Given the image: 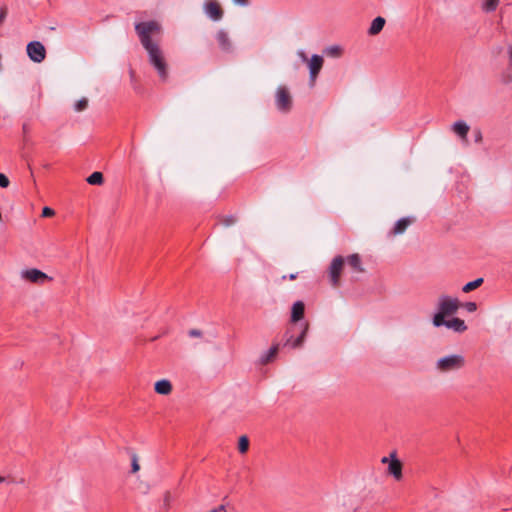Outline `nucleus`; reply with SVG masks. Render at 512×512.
<instances>
[{"mask_svg": "<svg viewBox=\"0 0 512 512\" xmlns=\"http://www.w3.org/2000/svg\"><path fill=\"white\" fill-rule=\"evenodd\" d=\"M135 30L148 53L149 63L155 68L159 78L166 81L168 79L167 63L158 43L152 40L154 35L160 34L161 26L156 21L140 22L135 25Z\"/></svg>", "mask_w": 512, "mask_h": 512, "instance_id": "nucleus-1", "label": "nucleus"}, {"mask_svg": "<svg viewBox=\"0 0 512 512\" xmlns=\"http://www.w3.org/2000/svg\"><path fill=\"white\" fill-rule=\"evenodd\" d=\"M460 303L457 298L442 295L438 302V312L433 317V325L435 327L442 326L446 316H450L457 312Z\"/></svg>", "mask_w": 512, "mask_h": 512, "instance_id": "nucleus-2", "label": "nucleus"}, {"mask_svg": "<svg viewBox=\"0 0 512 512\" xmlns=\"http://www.w3.org/2000/svg\"><path fill=\"white\" fill-rule=\"evenodd\" d=\"M436 369L442 373L457 371L465 366V358L461 354H451L441 357L436 362Z\"/></svg>", "mask_w": 512, "mask_h": 512, "instance_id": "nucleus-3", "label": "nucleus"}, {"mask_svg": "<svg viewBox=\"0 0 512 512\" xmlns=\"http://www.w3.org/2000/svg\"><path fill=\"white\" fill-rule=\"evenodd\" d=\"M345 259L343 256H336L332 259L328 270V278L330 285L334 288H338L341 284V275L344 270Z\"/></svg>", "mask_w": 512, "mask_h": 512, "instance_id": "nucleus-4", "label": "nucleus"}, {"mask_svg": "<svg viewBox=\"0 0 512 512\" xmlns=\"http://www.w3.org/2000/svg\"><path fill=\"white\" fill-rule=\"evenodd\" d=\"M276 107L281 112H288L292 107V98L288 89L284 86H279L275 95Z\"/></svg>", "mask_w": 512, "mask_h": 512, "instance_id": "nucleus-5", "label": "nucleus"}, {"mask_svg": "<svg viewBox=\"0 0 512 512\" xmlns=\"http://www.w3.org/2000/svg\"><path fill=\"white\" fill-rule=\"evenodd\" d=\"M29 59L35 63H41L46 58V49L40 41H31L26 47Z\"/></svg>", "mask_w": 512, "mask_h": 512, "instance_id": "nucleus-6", "label": "nucleus"}, {"mask_svg": "<svg viewBox=\"0 0 512 512\" xmlns=\"http://www.w3.org/2000/svg\"><path fill=\"white\" fill-rule=\"evenodd\" d=\"M203 11L212 21H220L224 12L216 0H207L203 4Z\"/></svg>", "mask_w": 512, "mask_h": 512, "instance_id": "nucleus-7", "label": "nucleus"}, {"mask_svg": "<svg viewBox=\"0 0 512 512\" xmlns=\"http://www.w3.org/2000/svg\"><path fill=\"white\" fill-rule=\"evenodd\" d=\"M20 276L23 280L37 284H41L44 283L45 281L51 280V277H49L46 273L36 268L22 270Z\"/></svg>", "mask_w": 512, "mask_h": 512, "instance_id": "nucleus-8", "label": "nucleus"}, {"mask_svg": "<svg viewBox=\"0 0 512 512\" xmlns=\"http://www.w3.org/2000/svg\"><path fill=\"white\" fill-rule=\"evenodd\" d=\"M323 58L320 55L314 54L309 60V74H310V82L313 85L320 70L323 66Z\"/></svg>", "mask_w": 512, "mask_h": 512, "instance_id": "nucleus-9", "label": "nucleus"}, {"mask_svg": "<svg viewBox=\"0 0 512 512\" xmlns=\"http://www.w3.org/2000/svg\"><path fill=\"white\" fill-rule=\"evenodd\" d=\"M415 221L413 217H404L399 219L393 229L390 231L389 235L397 236L403 234L406 229Z\"/></svg>", "mask_w": 512, "mask_h": 512, "instance_id": "nucleus-10", "label": "nucleus"}, {"mask_svg": "<svg viewBox=\"0 0 512 512\" xmlns=\"http://www.w3.org/2000/svg\"><path fill=\"white\" fill-rule=\"evenodd\" d=\"M307 330H308V325L306 324L303 327L300 335L297 338H295V339H293V335L290 334L291 332H290V330H288L286 332V334H285V336H286L285 345H290L292 348L300 347L303 344V342H304V338L306 336Z\"/></svg>", "mask_w": 512, "mask_h": 512, "instance_id": "nucleus-11", "label": "nucleus"}, {"mask_svg": "<svg viewBox=\"0 0 512 512\" xmlns=\"http://www.w3.org/2000/svg\"><path fill=\"white\" fill-rule=\"evenodd\" d=\"M216 39L219 44V47L224 52H231L232 51V43L229 38L228 33L225 30H219L216 34Z\"/></svg>", "mask_w": 512, "mask_h": 512, "instance_id": "nucleus-12", "label": "nucleus"}, {"mask_svg": "<svg viewBox=\"0 0 512 512\" xmlns=\"http://www.w3.org/2000/svg\"><path fill=\"white\" fill-rule=\"evenodd\" d=\"M390 458L388 472L393 475L395 479L399 480L402 477V464L396 458L395 454H391Z\"/></svg>", "mask_w": 512, "mask_h": 512, "instance_id": "nucleus-13", "label": "nucleus"}, {"mask_svg": "<svg viewBox=\"0 0 512 512\" xmlns=\"http://www.w3.org/2000/svg\"><path fill=\"white\" fill-rule=\"evenodd\" d=\"M442 326L452 329L458 333H462L467 330V326H466L465 322L460 318H453L450 320L444 319V323H442Z\"/></svg>", "mask_w": 512, "mask_h": 512, "instance_id": "nucleus-14", "label": "nucleus"}, {"mask_svg": "<svg viewBox=\"0 0 512 512\" xmlns=\"http://www.w3.org/2000/svg\"><path fill=\"white\" fill-rule=\"evenodd\" d=\"M305 305L302 301H296L291 309V321L296 323L304 316Z\"/></svg>", "mask_w": 512, "mask_h": 512, "instance_id": "nucleus-15", "label": "nucleus"}, {"mask_svg": "<svg viewBox=\"0 0 512 512\" xmlns=\"http://www.w3.org/2000/svg\"><path fill=\"white\" fill-rule=\"evenodd\" d=\"M348 266L356 273L364 272L361 258L358 254H351L347 257Z\"/></svg>", "mask_w": 512, "mask_h": 512, "instance_id": "nucleus-16", "label": "nucleus"}, {"mask_svg": "<svg viewBox=\"0 0 512 512\" xmlns=\"http://www.w3.org/2000/svg\"><path fill=\"white\" fill-rule=\"evenodd\" d=\"M385 23H386V20L383 17H381V16L376 17L371 22V25L368 29V34L370 36H375V35L379 34L382 31V29L384 28Z\"/></svg>", "mask_w": 512, "mask_h": 512, "instance_id": "nucleus-17", "label": "nucleus"}, {"mask_svg": "<svg viewBox=\"0 0 512 512\" xmlns=\"http://www.w3.org/2000/svg\"><path fill=\"white\" fill-rule=\"evenodd\" d=\"M469 126L466 122L462 121V120H459V121H456L453 125H452V130L454 133H456L460 138L466 140L467 139V134L469 132Z\"/></svg>", "mask_w": 512, "mask_h": 512, "instance_id": "nucleus-18", "label": "nucleus"}, {"mask_svg": "<svg viewBox=\"0 0 512 512\" xmlns=\"http://www.w3.org/2000/svg\"><path fill=\"white\" fill-rule=\"evenodd\" d=\"M154 389L160 395H169L172 392V384L169 380L162 379L155 383Z\"/></svg>", "mask_w": 512, "mask_h": 512, "instance_id": "nucleus-19", "label": "nucleus"}, {"mask_svg": "<svg viewBox=\"0 0 512 512\" xmlns=\"http://www.w3.org/2000/svg\"><path fill=\"white\" fill-rule=\"evenodd\" d=\"M278 350H279V345L276 344V345H273L268 351H266L262 356H261V363L262 364H267L269 363L270 361H272L276 354L278 353Z\"/></svg>", "mask_w": 512, "mask_h": 512, "instance_id": "nucleus-20", "label": "nucleus"}, {"mask_svg": "<svg viewBox=\"0 0 512 512\" xmlns=\"http://www.w3.org/2000/svg\"><path fill=\"white\" fill-rule=\"evenodd\" d=\"M500 0H484L482 3V10L484 12L490 13L497 9Z\"/></svg>", "mask_w": 512, "mask_h": 512, "instance_id": "nucleus-21", "label": "nucleus"}, {"mask_svg": "<svg viewBox=\"0 0 512 512\" xmlns=\"http://www.w3.org/2000/svg\"><path fill=\"white\" fill-rule=\"evenodd\" d=\"M87 182L90 185H101L104 182L103 174L101 172H93L88 178Z\"/></svg>", "mask_w": 512, "mask_h": 512, "instance_id": "nucleus-22", "label": "nucleus"}, {"mask_svg": "<svg viewBox=\"0 0 512 512\" xmlns=\"http://www.w3.org/2000/svg\"><path fill=\"white\" fill-rule=\"evenodd\" d=\"M482 283H483V278H477L474 281L466 283L463 286L462 291L465 293H469V292L475 290L476 288H478L479 286H481Z\"/></svg>", "mask_w": 512, "mask_h": 512, "instance_id": "nucleus-23", "label": "nucleus"}, {"mask_svg": "<svg viewBox=\"0 0 512 512\" xmlns=\"http://www.w3.org/2000/svg\"><path fill=\"white\" fill-rule=\"evenodd\" d=\"M249 449V439L247 436L243 435L239 438L238 442V450L241 454H244Z\"/></svg>", "mask_w": 512, "mask_h": 512, "instance_id": "nucleus-24", "label": "nucleus"}, {"mask_svg": "<svg viewBox=\"0 0 512 512\" xmlns=\"http://www.w3.org/2000/svg\"><path fill=\"white\" fill-rule=\"evenodd\" d=\"M342 49L340 46L334 45L329 46L324 50V53L331 57H339L341 55Z\"/></svg>", "mask_w": 512, "mask_h": 512, "instance_id": "nucleus-25", "label": "nucleus"}, {"mask_svg": "<svg viewBox=\"0 0 512 512\" xmlns=\"http://www.w3.org/2000/svg\"><path fill=\"white\" fill-rule=\"evenodd\" d=\"M87 107H88V99L82 98L75 103L74 110L76 112H81V111L85 110Z\"/></svg>", "mask_w": 512, "mask_h": 512, "instance_id": "nucleus-26", "label": "nucleus"}, {"mask_svg": "<svg viewBox=\"0 0 512 512\" xmlns=\"http://www.w3.org/2000/svg\"><path fill=\"white\" fill-rule=\"evenodd\" d=\"M131 468H132V472L133 473L138 472L139 469H140V466H139V463H138V457H137L136 454L132 455Z\"/></svg>", "mask_w": 512, "mask_h": 512, "instance_id": "nucleus-27", "label": "nucleus"}, {"mask_svg": "<svg viewBox=\"0 0 512 512\" xmlns=\"http://www.w3.org/2000/svg\"><path fill=\"white\" fill-rule=\"evenodd\" d=\"M10 184V181L8 179V177L3 174V173H0V187L1 188H7Z\"/></svg>", "mask_w": 512, "mask_h": 512, "instance_id": "nucleus-28", "label": "nucleus"}, {"mask_svg": "<svg viewBox=\"0 0 512 512\" xmlns=\"http://www.w3.org/2000/svg\"><path fill=\"white\" fill-rule=\"evenodd\" d=\"M188 335H189L190 337L200 338V337H202L203 333H202V331H201V330H199V329H190V330L188 331Z\"/></svg>", "mask_w": 512, "mask_h": 512, "instance_id": "nucleus-29", "label": "nucleus"}, {"mask_svg": "<svg viewBox=\"0 0 512 512\" xmlns=\"http://www.w3.org/2000/svg\"><path fill=\"white\" fill-rule=\"evenodd\" d=\"M55 214V211L50 207H44L42 210L43 217H51Z\"/></svg>", "mask_w": 512, "mask_h": 512, "instance_id": "nucleus-30", "label": "nucleus"}, {"mask_svg": "<svg viewBox=\"0 0 512 512\" xmlns=\"http://www.w3.org/2000/svg\"><path fill=\"white\" fill-rule=\"evenodd\" d=\"M465 308L468 312H474L477 309V305L475 302H467Z\"/></svg>", "mask_w": 512, "mask_h": 512, "instance_id": "nucleus-31", "label": "nucleus"}, {"mask_svg": "<svg viewBox=\"0 0 512 512\" xmlns=\"http://www.w3.org/2000/svg\"><path fill=\"white\" fill-rule=\"evenodd\" d=\"M235 221H236V219H235L233 216H228V217H226V218L224 219L223 224H224L225 226H230V225L234 224V223H235Z\"/></svg>", "mask_w": 512, "mask_h": 512, "instance_id": "nucleus-32", "label": "nucleus"}, {"mask_svg": "<svg viewBox=\"0 0 512 512\" xmlns=\"http://www.w3.org/2000/svg\"><path fill=\"white\" fill-rule=\"evenodd\" d=\"M7 16V8L4 6V7H1L0 8V24L5 20Z\"/></svg>", "mask_w": 512, "mask_h": 512, "instance_id": "nucleus-33", "label": "nucleus"}, {"mask_svg": "<svg viewBox=\"0 0 512 512\" xmlns=\"http://www.w3.org/2000/svg\"><path fill=\"white\" fill-rule=\"evenodd\" d=\"M235 4H238L240 6H246L249 3V0H233Z\"/></svg>", "mask_w": 512, "mask_h": 512, "instance_id": "nucleus-34", "label": "nucleus"}, {"mask_svg": "<svg viewBox=\"0 0 512 512\" xmlns=\"http://www.w3.org/2000/svg\"><path fill=\"white\" fill-rule=\"evenodd\" d=\"M210 512H227V510L223 505H221V506L217 507L216 509L211 510Z\"/></svg>", "mask_w": 512, "mask_h": 512, "instance_id": "nucleus-35", "label": "nucleus"}, {"mask_svg": "<svg viewBox=\"0 0 512 512\" xmlns=\"http://www.w3.org/2000/svg\"><path fill=\"white\" fill-rule=\"evenodd\" d=\"M482 140V134L480 131H477L475 134V141L480 142Z\"/></svg>", "mask_w": 512, "mask_h": 512, "instance_id": "nucleus-36", "label": "nucleus"}, {"mask_svg": "<svg viewBox=\"0 0 512 512\" xmlns=\"http://www.w3.org/2000/svg\"><path fill=\"white\" fill-rule=\"evenodd\" d=\"M508 56H509L510 65L512 66V45L508 49Z\"/></svg>", "mask_w": 512, "mask_h": 512, "instance_id": "nucleus-37", "label": "nucleus"}, {"mask_svg": "<svg viewBox=\"0 0 512 512\" xmlns=\"http://www.w3.org/2000/svg\"><path fill=\"white\" fill-rule=\"evenodd\" d=\"M299 56L301 57V59L303 61H307V56H306V54L303 51L299 52Z\"/></svg>", "mask_w": 512, "mask_h": 512, "instance_id": "nucleus-38", "label": "nucleus"}, {"mask_svg": "<svg viewBox=\"0 0 512 512\" xmlns=\"http://www.w3.org/2000/svg\"><path fill=\"white\" fill-rule=\"evenodd\" d=\"M170 498H171L170 494H169V493H166V495H165V503H166V504H168V503H169Z\"/></svg>", "mask_w": 512, "mask_h": 512, "instance_id": "nucleus-39", "label": "nucleus"}, {"mask_svg": "<svg viewBox=\"0 0 512 512\" xmlns=\"http://www.w3.org/2000/svg\"><path fill=\"white\" fill-rule=\"evenodd\" d=\"M288 278H289L290 280H294V279H296V278H297V274H290V275L288 276Z\"/></svg>", "mask_w": 512, "mask_h": 512, "instance_id": "nucleus-40", "label": "nucleus"}, {"mask_svg": "<svg viewBox=\"0 0 512 512\" xmlns=\"http://www.w3.org/2000/svg\"><path fill=\"white\" fill-rule=\"evenodd\" d=\"M381 461H382V463H387L389 461V458L388 457H383Z\"/></svg>", "mask_w": 512, "mask_h": 512, "instance_id": "nucleus-41", "label": "nucleus"}, {"mask_svg": "<svg viewBox=\"0 0 512 512\" xmlns=\"http://www.w3.org/2000/svg\"><path fill=\"white\" fill-rule=\"evenodd\" d=\"M5 481V477L0 476V484Z\"/></svg>", "mask_w": 512, "mask_h": 512, "instance_id": "nucleus-42", "label": "nucleus"}]
</instances>
